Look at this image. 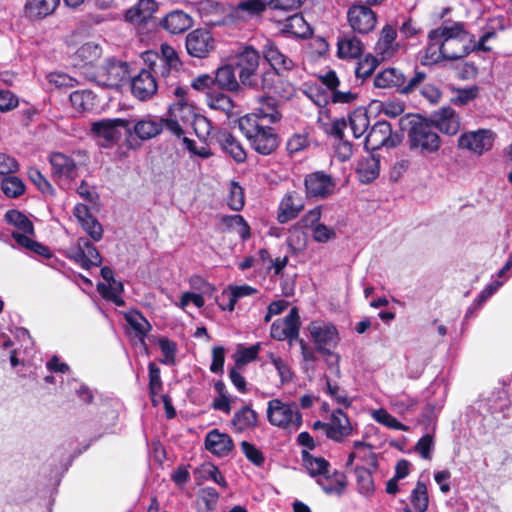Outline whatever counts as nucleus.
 Wrapping results in <instances>:
<instances>
[{
  "label": "nucleus",
  "instance_id": "f257e3e1",
  "mask_svg": "<svg viewBox=\"0 0 512 512\" xmlns=\"http://www.w3.org/2000/svg\"><path fill=\"white\" fill-rule=\"evenodd\" d=\"M469 32L465 30V24L454 22L451 26H440L428 34L430 41L424 49L420 62L423 66H431L441 60H458L471 53L466 44Z\"/></svg>",
  "mask_w": 512,
  "mask_h": 512
},
{
  "label": "nucleus",
  "instance_id": "f03ea898",
  "mask_svg": "<svg viewBox=\"0 0 512 512\" xmlns=\"http://www.w3.org/2000/svg\"><path fill=\"white\" fill-rule=\"evenodd\" d=\"M261 113V116L252 113L240 117L238 126L242 134L249 141L252 149L258 154L266 156L272 154L279 147L280 138L275 128L264 125L262 121L267 116H271L273 121H277L281 115L278 111H275V114L263 111Z\"/></svg>",
  "mask_w": 512,
  "mask_h": 512
},
{
  "label": "nucleus",
  "instance_id": "7ed1b4c3",
  "mask_svg": "<svg viewBox=\"0 0 512 512\" xmlns=\"http://www.w3.org/2000/svg\"><path fill=\"white\" fill-rule=\"evenodd\" d=\"M399 125L402 130L408 128L407 137L410 150L421 154H431L440 149L441 138L430 120L408 114L400 118Z\"/></svg>",
  "mask_w": 512,
  "mask_h": 512
},
{
  "label": "nucleus",
  "instance_id": "20e7f679",
  "mask_svg": "<svg viewBox=\"0 0 512 512\" xmlns=\"http://www.w3.org/2000/svg\"><path fill=\"white\" fill-rule=\"evenodd\" d=\"M426 78V72L418 69H415L411 75H406L400 69L390 67L376 74L374 86L395 89L400 94L409 95L418 90Z\"/></svg>",
  "mask_w": 512,
  "mask_h": 512
},
{
  "label": "nucleus",
  "instance_id": "39448f33",
  "mask_svg": "<svg viewBox=\"0 0 512 512\" xmlns=\"http://www.w3.org/2000/svg\"><path fill=\"white\" fill-rule=\"evenodd\" d=\"M142 59L146 68L152 71V74L168 80L177 79L182 63L176 50L168 45L162 44L160 52L148 50L142 53Z\"/></svg>",
  "mask_w": 512,
  "mask_h": 512
},
{
  "label": "nucleus",
  "instance_id": "423d86ee",
  "mask_svg": "<svg viewBox=\"0 0 512 512\" xmlns=\"http://www.w3.org/2000/svg\"><path fill=\"white\" fill-rule=\"evenodd\" d=\"M260 52L251 45H245L233 58L240 83L248 88L258 89L260 85Z\"/></svg>",
  "mask_w": 512,
  "mask_h": 512
},
{
  "label": "nucleus",
  "instance_id": "0eeeda50",
  "mask_svg": "<svg viewBox=\"0 0 512 512\" xmlns=\"http://www.w3.org/2000/svg\"><path fill=\"white\" fill-rule=\"evenodd\" d=\"M266 414L268 422L281 429L297 431L303 423L302 414L295 409V404L277 398L268 401Z\"/></svg>",
  "mask_w": 512,
  "mask_h": 512
},
{
  "label": "nucleus",
  "instance_id": "6e6552de",
  "mask_svg": "<svg viewBox=\"0 0 512 512\" xmlns=\"http://www.w3.org/2000/svg\"><path fill=\"white\" fill-rule=\"evenodd\" d=\"M128 120L129 126L125 141L129 149H136L140 146V143L136 142V139L140 141L150 140L163 131V118L148 115L143 118Z\"/></svg>",
  "mask_w": 512,
  "mask_h": 512
},
{
  "label": "nucleus",
  "instance_id": "1a4fd4ad",
  "mask_svg": "<svg viewBox=\"0 0 512 512\" xmlns=\"http://www.w3.org/2000/svg\"><path fill=\"white\" fill-rule=\"evenodd\" d=\"M130 78L129 65L127 62L115 58L107 59L98 66L93 73V80L99 85L106 87H119L124 81Z\"/></svg>",
  "mask_w": 512,
  "mask_h": 512
},
{
  "label": "nucleus",
  "instance_id": "9d476101",
  "mask_svg": "<svg viewBox=\"0 0 512 512\" xmlns=\"http://www.w3.org/2000/svg\"><path fill=\"white\" fill-rule=\"evenodd\" d=\"M402 141V135L393 133L391 124L386 120L377 121L365 136L364 147L373 152L382 147L394 148Z\"/></svg>",
  "mask_w": 512,
  "mask_h": 512
},
{
  "label": "nucleus",
  "instance_id": "9b49d317",
  "mask_svg": "<svg viewBox=\"0 0 512 512\" xmlns=\"http://www.w3.org/2000/svg\"><path fill=\"white\" fill-rule=\"evenodd\" d=\"M308 330L318 353L335 349L340 342L339 331L332 323L313 321Z\"/></svg>",
  "mask_w": 512,
  "mask_h": 512
},
{
  "label": "nucleus",
  "instance_id": "f8f14e48",
  "mask_svg": "<svg viewBox=\"0 0 512 512\" xmlns=\"http://www.w3.org/2000/svg\"><path fill=\"white\" fill-rule=\"evenodd\" d=\"M260 53V56L262 55L269 64V68L265 71L289 73L296 67L295 62L280 49L274 40L266 39L261 46Z\"/></svg>",
  "mask_w": 512,
  "mask_h": 512
},
{
  "label": "nucleus",
  "instance_id": "ddd939ff",
  "mask_svg": "<svg viewBox=\"0 0 512 512\" xmlns=\"http://www.w3.org/2000/svg\"><path fill=\"white\" fill-rule=\"evenodd\" d=\"M347 21L353 32L366 35L374 30L377 15L366 5L353 4L347 10Z\"/></svg>",
  "mask_w": 512,
  "mask_h": 512
},
{
  "label": "nucleus",
  "instance_id": "4468645a",
  "mask_svg": "<svg viewBox=\"0 0 512 512\" xmlns=\"http://www.w3.org/2000/svg\"><path fill=\"white\" fill-rule=\"evenodd\" d=\"M286 74L287 73L264 71L260 75V85L258 89H261L267 95L290 99L295 94V87L288 80L284 79Z\"/></svg>",
  "mask_w": 512,
  "mask_h": 512
},
{
  "label": "nucleus",
  "instance_id": "2eb2a0df",
  "mask_svg": "<svg viewBox=\"0 0 512 512\" xmlns=\"http://www.w3.org/2000/svg\"><path fill=\"white\" fill-rule=\"evenodd\" d=\"M493 142L494 133L491 130L478 129L462 133L458 138L457 147L482 155L492 148Z\"/></svg>",
  "mask_w": 512,
  "mask_h": 512
},
{
  "label": "nucleus",
  "instance_id": "dca6fc26",
  "mask_svg": "<svg viewBox=\"0 0 512 512\" xmlns=\"http://www.w3.org/2000/svg\"><path fill=\"white\" fill-rule=\"evenodd\" d=\"M185 46L190 56L206 58L215 49V39L209 30L197 28L187 34Z\"/></svg>",
  "mask_w": 512,
  "mask_h": 512
},
{
  "label": "nucleus",
  "instance_id": "f3484780",
  "mask_svg": "<svg viewBox=\"0 0 512 512\" xmlns=\"http://www.w3.org/2000/svg\"><path fill=\"white\" fill-rule=\"evenodd\" d=\"M300 316L298 309L293 307L287 316L283 319L275 320L271 325L270 335L277 341L289 340L291 343L293 340L299 338L300 330Z\"/></svg>",
  "mask_w": 512,
  "mask_h": 512
},
{
  "label": "nucleus",
  "instance_id": "a211bd4d",
  "mask_svg": "<svg viewBox=\"0 0 512 512\" xmlns=\"http://www.w3.org/2000/svg\"><path fill=\"white\" fill-rule=\"evenodd\" d=\"M52 167L51 176L58 184L69 183L77 176L78 167L75 160L61 152H53L49 157Z\"/></svg>",
  "mask_w": 512,
  "mask_h": 512
},
{
  "label": "nucleus",
  "instance_id": "6ab92c4d",
  "mask_svg": "<svg viewBox=\"0 0 512 512\" xmlns=\"http://www.w3.org/2000/svg\"><path fill=\"white\" fill-rule=\"evenodd\" d=\"M378 468L379 463L376 453L368 454V467L357 465L353 468L356 477L357 491L366 498H370L375 492L373 474Z\"/></svg>",
  "mask_w": 512,
  "mask_h": 512
},
{
  "label": "nucleus",
  "instance_id": "aec40b11",
  "mask_svg": "<svg viewBox=\"0 0 512 512\" xmlns=\"http://www.w3.org/2000/svg\"><path fill=\"white\" fill-rule=\"evenodd\" d=\"M304 185L308 197L324 199L334 192L336 182L331 175L315 171L305 176Z\"/></svg>",
  "mask_w": 512,
  "mask_h": 512
},
{
  "label": "nucleus",
  "instance_id": "412c9836",
  "mask_svg": "<svg viewBox=\"0 0 512 512\" xmlns=\"http://www.w3.org/2000/svg\"><path fill=\"white\" fill-rule=\"evenodd\" d=\"M128 119L107 118L92 123L91 131L99 138L104 139L109 145L116 144L122 137L120 128L127 133Z\"/></svg>",
  "mask_w": 512,
  "mask_h": 512
},
{
  "label": "nucleus",
  "instance_id": "4be33fe9",
  "mask_svg": "<svg viewBox=\"0 0 512 512\" xmlns=\"http://www.w3.org/2000/svg\"><path fill=\"white\" fill-rule=\"evenodd\" d=\"M158 89V83L155 75L147 68H143L140 72L131 78V92L137 99L146 101L152 98Z\"/></svg>",
  "mask_w": 512,
  "mask_h": 512
},
{
  "label": "nucleus",
  "instance_id": "5701e85b",
  "mask_svg": "<svg viewBox=\"0 0 512 512\" xmlns=\"http://www.w3.org/2000/svg\"><path fill=\"white\" fill-rule=\"evenodd\" d=\"M430 121L437 131L449 136L456 135L460 130V117L450 106L435 111Z\"/></svg>",
  "mask_w": 512,
  "mask_h": 512
},
{
  "label": "nucleus",
  "instance_id": "b1692460",
  "mask_svg": "<svg viewBox=\"0 0 512 512\" xmlns=\"http://www.w3.org/2000/svg\"><path fill=\"white\" fill-rule=\"evenodd\" d=\"M327 438L341 443L352 434L353 428L346 413L342 409H335L328 422Z\"/></svg>",
  "mask_w": 512,
  "mask_h": 512
},
{
  "label": "nucleus",
  "instance_id": "393cba45",
  "mask_svg": "<svg viewBox=\"0 0 512 512\" xmlns=\"http://www.w3.org/2000/svg\"><path fill=\"white\" fill-rule=\"evenodd\" d=\"M59 5L60 0H26L23 12L30 21H41L53 15Z\"/></svg>",
  "mask_w": 512,
  "mask_h": 512
},
{
  "label": "nucleus",
  "instance_id": "a878e982",
  "mask_svg": "<svg viewBox=\"0 0 512 512\" xmlns=\"http://www.w3.org/2000/svg\"><path fill=\"white\" fill-rule=\"evenodd\" d=\"M205 448L218 457L227 456L234 448L233 439L218 429H213L206 434Z\"/></svg>",
  "mask_w": 512,
  "mask_h": 512
},
{
  "label": "nucleus",
  "instance_id": "bb28decb",
  "mask_svg": "<svg viewBox=\"0 0 512 512\" xmlns=\"http://www.w3.org/2000/svg\"><path fill=\"white\" fill-rule=\"evenodd\" d=\"M193 18L183 10H173L160 20V26L170 34H182L193 26Z\"/></svg>",
  "mask_w": 512,
  "mask_h": 512
},
{
  "label": "nucleus",
  "instance_id": "cd10ccee",
  "mask_svg": "<svg viewBox=\"0 0 512 512\" xmlns=\"http://www.w3.org/2000/svg\"><path fill=\"white\" fill-rule=\"evenodd\" d=\"M304 208L302 197L295 191L288 192L280 202L277 220L279 223H287L295 219Z\"/></svg>",
  "mask_w": 512,
  "mask_h": 512
},
{
  "label": "nucleus",
  "instance_id": "c85d7f7f",
  "mask_svg": "<svg viewBox=\"0 0 512 512\" xmlns=\"http://www.w3.org/2000/svg\"><path fill=\"white\" fill-rule=\"evenodd\" d=\"M158 10L155 0H138V2L125 12L126 21L133 24H146Z\"/></svg>",
  "mask_w": 512,
  "mask_h": 512
},
{
  "label": "nucleus",
  "instance_id": "c756f323",
  "mask_svg": "<svg viewBox=\"0 0 512 512\" xmlns=\"http://www.w3.org/2000/svg\"><path fill=\"white\" fill-rule=\"evenodd\" d=\"M215 140L222 150L229 154L236 162L243 163L247 154L241 142L228 130H220L215 135Z\"/></svg>",
  "mask_w": 512,
  "mask_h": 512
},
{
  "label": "nucleus",
  "instance_id": "7c9ffc66",
  "mask_svg": "<svg viewBox=\"0 0 512 512\" xmlns=\"http://www.w3.org/2000/svg\"><path fill=\"white\" fill-rule=\"evenodd\" d=\"M231 425L239 433L255 430L259 425V415L251 404H246L234 413Z\"/></svg>",
  "mask_w": 512,
  "mask_h": 512
},
{
  "label": "nucleus",
  "instance_id": "2f4dec72",
  "mask_svg": "<svg viewBox=\"0 0 512 512\" xmlns=\"http://www.w3.org/2000/svg\"><path fill=\"white\" fill-rule=\"evenodd\" d=\"M364 45L354 34L339 36L337 40V55L341 59L359 58Z\"/></svg>",
  "mask_w": 512,
  "mask_h": 512
},
{
  "label": "nucleus",
  "instance_id": "473e14b6",
  "mask_svg": "<svg viewBox=\"0 0 512 512\" xmlns=\"http://www.w3.org/2000/svg\"><path fill=\"white\" fill-rule=\"evenodd\" d=\"M236 72L237 69L234 63L222 65L216 70L215 83L222 90L238 92L242 84L237 79Z\"/></svg>",
  "mask_w": 512,
  "mask_h": 512
},
{
  "label": "nucleus",
  "instance_id": "72a5a7b5",
  "mask_svg": "<svg viewBox=\"0 0 512 512\" xmlns=\"http://www.w3.org/2000/svg\"><path fill=\"white\" fill-rule=\"evenodd\" d=\"M317 483L326 494L342 495L347 488L348 479L345 473L336 470L331 475L327 473L325 477L319 479Z\"/></svg>",
  "mask_w": 512,
  "mask_h": 512
},
{
  "label": "nucleus",
  "instance_id": "f704fd0d",
  "mask_svg": "<svg viewBox=\"0 0 512 512\" xmlns=\"http://www.w3.org/2000/svg\"><path fill=\"white\" fill-rule=\"evenodd\" d=\"M102 53L101 47L94 42H87L81 45L74 54L76 65L94 66Z\"/></svg>",
  "mask_w": 512,
  "mask_h": 512
},
{
  "label": "nucleus",
  "instance_id": "c9c22d12",
  "mask_svg": "<svg viewBox=\"0 0 512 512\" xmlns=\"http://www.w3.org/2000/svg\"><path fill=\"white\" fill-rule=\"evenodd\" d=\"M172 93L177 101L169 106V116L182 120L187 119L192 114V106L186 100L187 90L184 87L176 86Z\"/></svg>",
  "mask_w": 512,
  "mask_h": 512
},
{
  "label": "nucleus",
  "instance_id": "e433bc0d",
  "mask_svg": "<svg viewBox=\"0 0 512 512\" xmlns=\"http://www.w3.org/2000/svg\"><path fill=\"white\" fill-rule=\"evenodd\" d=\"M5 221L20 230L24 235H35L33 222L21 211L10 209L5 213Z\"/></svg>",
  "mask_w": 512,
  "mask_h": 512
},
{
  "label": "nucleus",
  "instance_id": "4c0bfd02",
  "mask_svg": "<svg viewBox=\"0 0 512 512\" xmlns=\"http://www.w3.org/2000/svg\"><path fill=\"white\" fill-rule=\"evenodd\" d=\"M124 317L127 324L136 333L140 341L144 342L148 332L152 329V326L149 323V321L138 310H131L125 313Z\"/></svg>",
  "mask_w": 512,
  "mask_h": 512
},
{
  "label": "nucleus",
  "instance_id": "58836bf2",
  "mask_svg": "<svg viewBox=\"0 0 512 512\" xmlns=\"http://www.w3.org/2000/svg\"><path fill=\"white\" fill-rule=\"evenodd\" d=\"M11 236L19 246L39 256L44 258H51L53 256L52 252L47 246L30 238L31 235H24L20 232H12Z\"/></svg>",
  "mask_w": 512,
  "mask_h": 512
},
{
  "label": "nucleus",
  "instance_id": "ea45409f",
  "mask_svg": "<svg viewBox=\"0 0 512 512\" xmlns=\"http://www.w3.org/2000/svg\"><path fill=\"white\" fill-rule=\"evenodd\" d=\"M410 502L416 512H426L429 508L428 488L425 482L418 480L410 493Z\"/></svg>",
  "mask_w": 512,
  "mask_h": 512
},
{
  "label": "nucleus",
  "instance_id": "a19ab883",
  "mask_svg": "<svg viewBox=\"0 0 512 512\" xmlns=\"http://www.w3.org/2000/svg\"><path fill=\"white\" fill-rule=\"evenodd\" d=\"M302 460L305 468L312 477L328 473L330 463L323 457H315L307 450L302 451Z\"/></svg>",
  "mask_w": 512,
  "mask_h": 512
},
{
  "label": "nucleus",
  "instance_id": "79ce46f5",
  "mask_svg": "<svg viewBox=\"0 0 512 512\" xmlns=\"http://www.w3.org/2000/svg\"><path fill=\"white\" fill-rule=\"evenodd\" d=\"M397 31L396 29L386 24L380 33V37L376 43V51L383 57L390 55L395 49H393V43L396 40Z\"/></svg>",
  "mask_w": 512,
  "mask_h": 512
},
{
  "label": "nucleus",
  "instance_id": "37998d69",
  "mask_svg": "<svg viewBox=\"0 0 512 512\" xmlns=\"http://www.w3.org/2000/svg\"><path fill=\"white\" fill-rule=\"evenodd\" d=\"M208 106L213 110H219L230 117L233 114L234 102L230 96L222 92H210L207 97Z\"/></svg>",
  "mask_w": 512,
  "mask_h": 512
},
{
  "label": "nucleus",
  "instance_id": "c03bdc74",
  "mask_svg": "<svg viewBox=\"0 0 512 512\" xmlns=\"http://www.w3.org/2000/svg\"><path fill=\"white\" fill-rule=\"evenodd\" d=\"M349 126L355 138L363 136L370 126V118L362 109L354 110L349 116Z\"/></svg>",
  "mask_w": 512,
  "mask_h": 512
},
{
  "label": "nucleus",
  "instance_id": "a18cd8bd",
  "mask_svg": "<svg viewBox=\"0 0 512 512\" xmlns=\"http://www.w3.org/2000/svg\"><path fill=\"white\" fill-rule=\"evenodd\" d=\"M221 222L228 229H234L243 241H246L251 237L250 226L242 215H226L221 218Z\"/></svg>",
  "mask_w": 512,
  "mask_h": 512
},
{
  "label": "nucleus",
  "instance_id": "49530a36",
  "mask_svg": "<svg viewBox=\"0 0 512 512\" xmlns=\"http://www.w3.org/2000/svg\"><path fill=\"white\" fill-rule=\"evenodd\" d=\"M71 105L78 112H84L93 107V93L90 90H76L69 96Z\"/></svg>",
  "mask_w": 512,
  "mask_h": 512
},
{
  "label": "nucleus",
  "instance_id": "de8ad7c7",
  "mask_svg": "<svg viewBox=\"0 0 512 512\" xmlns=\"http://www.w3.org/2000/svg\"><path fill=\"white\" fill-rule=\"evenodd\" d=\"M1 190L7 197L17 198L25 192V184L19 177L10 174L2 178Z\"/></svg>",
  "mask_w": 512,
  "mask_h": 512
},
{
  "label": "nucleus",
  "instance_id": "09e8293b",
  "mask_svg": "<svg viewBox=\"0 0 512 512\" xmlns=\"http://www.w3.org/2000/svg\"><path fill=\"white\" fill-rule=\"evenodd\" d=\"M373 418L378 423L398 431H408L409 427L400 422L396 417L391 415L387 410L384 408H380L374 411Z\"/></svg>",
  "mask_w": 512,
  "mask_h": 512
},
{
  "label": "nucleus",
  "instance_id": "8fccbe9b",
  "mask_svg": "<svg viewBox=\"0 0 512 512\" xmlns=\"http://www.w3.org/2000/svg\"><path fill=\"white\" fill-rule=\"evenodd\" d=\"M378 65V59L371 54H367L364 58L358 61L355 67L356 78L362 80L369 78L374 73Z\"/></svg>",
  "mask_w": 512,
  "mask_h": 512
},
{
  "label": "nucleus",
  "instance_id": "3c124183",
  "mask_svg": "<svg viewBox=\"0 0 512 512\" xmlns=\"http://www.w3.org/2000/svg\"><path fill=\"white\" fill-rule=\"evenodd\" d=\"M326 383V393L338 404L344 406L345 408H349L352 404L351 399L348 397L347 393L342 390L339 385L335 382H332L331 379L324 375Z\"/></svg>",
  "mask_w": 512,
  "mask_h": 512
},
{
  "label": "nucleus",
  "instance_id": "603ef678",
  "mask_svg": "<svg viewBox=\"0 0 512 512\" xmlns=\"http://www.w3.org/2000/svg\"><path fill=\"white\" fill-rule=\"evenodd\" d=\"M29 180L36 186V188L43 194L54 195L55 190L51 183L36 167H30L27 170Z\"/></svg>",
  "mask_w": 512,
  "mask_h": 512
},
{
  "label": "nucleus",
  "instance_id": "864d4df0",
  "mask_svg": "<svg viewBox=\"0 0 512 512\" xmlns=\"http://www.w3.org/2000/svg\"><path fill=\"white\" fill-rule=\"evenodd\" d=\"M479 90L477 85L468 88H452L455 95L451 98V102L456 106H464L478 97Z\"/></svg>",
  "mask_w": 512,
  "mask_h": 512
},
{
  "label": "nucleus",
  "instance_id": "5fc2aeb1",
  "mask_svg": "<svg viewBox=\"0 0 512 512\" xmlns=\"http://www.w3.org/2000/svg\"><path fill=\"white\" fill-rule=\"evenodd\" d=\"M158 345L163 354V358L160 359L159 361L162 364H166V365H170V366L175 365L176 352H177L176 343L167 337H160L158 339Z\"/></svg>",
  "mask_w": 512,
  "mask_h": 512
},
{
  "label": "nucleus",
  "instance_id": "6e6d98bb",
  "mask_svg": "<svg viewBox=\"0 0 512 512\" xmlns=\"http://www.w3.org/2000/svg\"><path fill=\"white\" fill-rule=\"evenodd\" d=\"M227 205L233 211H241L245 205L244 190L238 182H231Z\"/></svg>",
  "mask_w": 512,
  "mask_h": 512
},
{
  "label": "nucleus",
  "instance_id": "4d7b16f0",
  "mask_svg": "<svg viewBox=\"0 0 512 512\" xmlns=\"http://www.w3.org/2000/svg\"><path fill=\"white\" fill-rule=\"evenodd\" d=\"M148 371H149V384H148L149 394L152 398V401L154 402V397L156 395H158L163 389V383L161 380V370L154 362H150L148 364Z\"/></svg>",
  "mask_w": 512,
  "mask_h": 512
},
{
  "label": "nucleus",
  "instance_id": "13d9d810",
  "mask_svg": "<svg viewBox=\"0 0 512 512\" xmlns=\"http://www.w3.org/2000/svg\"><path fill=\"white\" fill-rule=\"evenodd\" d=\"M309 146V133H294L286 142V150L290 155L296 154Z\"/></svg>",
  "mask_w": 512,
  "mask_h": 512
},
{
  "label": "nucleus",
  "instance_id": "bf43d9fd",
  "mask_svg": "<svg viewBox=\"0 0 512 512\" xmlns=\"http://www.w3.org/2000/svg\"><path fill=\"white\" fill-rule=\"evenodd\" d=\"M379 170V158H375V156L372 155L370 162H367L366 165L361 163L357 171L360 175L361 181L369 183L378 177Z\"/></svg>",
  "mask_w": 512,
  "mask_h": 512
},
{
  "label": "nucleus",
  "instance_id": "052dcab7",
  "mask_svg": "<svg viewBox=\"0 0 512 512\" xmlns=\"http://www.w3.org/2000/svg\"><path fill=\"white\" fill-rule=\"evenodd\" d=\"M302 356V369L305 373L315 371V363L318 360L315 352L308 346L304 339H298Z\"/></svg>",
  "mask_w": 512,
  "mask_h": 512
},
{
  "label": "nucleus",
  "instance_id": "680f3d73",
  "mask_svg": "<svg viewBox=\"0 0 512 512\" xmlns=\"http://www.w3.org/2000/svg\"><path fill=\"white\" fill-rule=\"evenodd\" d=\"M241 450L245 457L255 466L261 467L265 462L263 452L258 449L254 444L248 441H242Z\"/></svg>",
  "mask_w": 512,
  "mask_h": 512
},
{
  "label": "nucleus",
  "instance_id": "e2e57ef3",
  "mask_svg": "<svg viewBox=\"0 0 512 512\" xmlns=\"http://www.w3.org/2000/svg\"><path fill=\"white\" fill-rule=\"evenodd\" d=\"M268 357L271 363L275 366L281 383L284 384L291 382L293 379V372L289 365L281 357L276 356L273 353H269Z\"/></svg>",
  "mask_w": 512,
  "mask_h": 512
},
{
  "label": "nucleus",
  "instance_id": "0e129e2a",
  "mask_svg": "<svg viewBox=\"0 0 512 512\" xmlns=\"http://www.w3.org/2000/svg\"><path fill=\"white\" fill-rule=\"evenodd\" d=\"M198 497L204 504L207 512L214 511L219 500V493L213 487H204L199 490Z\"/></svg>",
  "mask_w": 512,
  "mask_h": 512
},
{
  "label": "nucleus",
  "instance_id": "69168bd1",
  "mask_svg": "<svg viewBox=\"0 0 512 512\" xmlns=\"http://www.w3.org/2000/svg\"><path fill=\"white\" fill-rule=\"evenodd\" d=\"M266 7V3L261 0H244L236 5L235 10L244 12L247 16H254L265 11Z\"/></svg>",
  "mask_w": 512,
  "mask_h": 512
},
{
  "label": "nucleus",
  "instance_id": "338daca9",
  "mask_svg": "<svg viewBox=\"0 0 512 512\" xmlns=\"http://www.w3.org/2000/svg\"><path fill=\"white\" fill-rule=\"evenodd\" d=\"M324 358V362L327 366V368L330 370V372L336 377L341 378V368H340V360L341 357L338 353L334 352V349L325 350L323 352H320Z\"/></svg>",
  "mask_w": 512,
  "mask_h": 512
},
{
  "label": "nucleus",
  "instance_id": "774afa93",
  "mask_svg": "<svg viewBox=\"0 0 512 512\" xmlns=\"http://www.w3.org/2000/svg\"><path fill=\"white\" fill-rule=\"evenodd\" d=\"M84 231L95 241L98 242L103 237V227L96 217L92 216L90 219L84 220L81 223Z\"/></svg>",
  "mask_w": 512,
  "mask_h": 512
}]
</instances>
